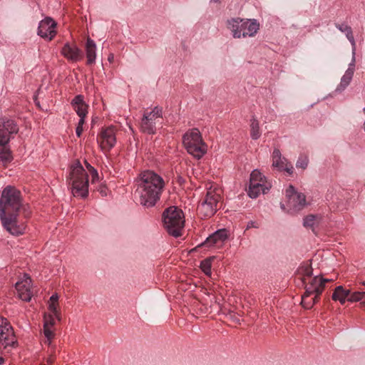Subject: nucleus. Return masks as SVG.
Instances as JSON below:
<instances>
[{"label":"nucleus","mask_w":365,"mask_h":365,"mask_svg":"<svg viewBox=\"0 0 365 365\" xmlns=\"http://www.w3.org/2000/svg\"><path fill=\"white\" fill-rule=\"evenodd\" d=\"M0 146V162L4 164L11 162L12 156L10 151L4 147L5 145Z\"/></svg>","instance_id":"27"},{"label":"nucleus","mask_w":365,"mask_h":365,"mask_svg":"<svg viewBox=\"0 0 365 365\" xmlns=\"http://www.w3.org/2000/svg\"><path fill=\"white\" fill-rule=\"evenodd\" d=\"M58 296L57 294H53L51 295V297H50V299H49V303H55V304H58Z\"/></svg>","instance_id":"42"},{"label":"nucleus","mask_w":365,"mask_h":365,"mask_svg":"<svg viewBox=\"0 0 365 365\" xmlns=\"http://www.w3.org/2000/svg\"><path fill=\"white\" fill-rule=\"evenodd\" d=\"M81 104H86L83 101V97L81 95L76 96L72 101V106H80Z\"/></svg>","instance_id":"39"},{"label":"nucleus","mask_w":365,"mask_h":365,"mask_svg":"<svg viewBox=\"0 0 365 365\" xmlns=\"http://www.w3.org/2000/svg\"><path fill=\"white\" fill-rule=\"evenodd\" d=\"M164 227L169 235L178 237L182 235L184 227V215L182 211L172 206L167 208L163 214Z\"/></svg>","instance_id":"4"},{"label":"nucleus","mask_w":365,"mask_h":365,"mask_svg":"<svg viewBox=\"0 0 365 365\" xmlns=\"http://www.w3.org/2000/svg\"><path fill=\"white\" fill-rule=\"evenodd\" d=\"M18 213L0 214V218L4 227L12 235L19 236L24 234L25 226L19 225Z\"/></svg>","instance_id":"11"},{"label":"nucleus","mask_w":365,"mask_h":365,"mask_svg":"<svg viewBox=\"0 0 365 365\" xmlns=\"http://www.w3.org/2000/svg\"><path fill=\"white\" fill-rule=\"evenodd\" d=\"M272 166L279 170H284L289 175L293 173L292 165L282 156L280 150L277 148H275L272 153Z\"/></svg>","instance_id":"15"},{"label":"nucleus","mask_w":365,"mask_h":365,"mask_svg":"<svg viewBox=\"0 0 365 365\" xmlns=\"http://www.w3.org/2000/svg\"><path fill=\"white\" fill-rule=\"evenodd\" d=\"M200 268L207 275L211 273V259H205L201 262Z\"/></svg>","instance_id":"31"},{"label":"nucleus","mask_w":365,"mask_h":365,"mask_svg":"<svg viewBox=\"0 0 365 365\" xmlns=\"http://www.w3.org/2000/svg\"><path fill=\"white\" fill-rule=\"evenodd\" d=\"M322 219L320 215H309L304 217L303 225L306 227L312 228L314 231V227L319 225Z\"/></svg>","instance_id":"25"},{"label":"nucleus","mask_w":365,"mask_h":365,"mask_svg":"<svg viewBox=\"0 0 365 365\" xmlns=\"http://www.w3.org/2000/svg\"><path fill=\"white\" fill-rule=\"evenodd\" d=\"M221 1V0H211V2H214V3H220Z\"/></svg>","instance_id":"45"},{"label":"nucleus","mask_w":365,"mask_h":365,"mask_svg":"<svg viewBox=\"0 0 365 365\" xmlns=\"http://www.w3.org/2000/svg\"><path fill=\"white\" fill-rule=\"evenodd\" d=\"M56 27L55 21L51 17H46L40 21L37 34L41 38L51 41L56 34Z\"/></svg>","instance_id":"13"},{"label":"nucleus","mask_w":365,"mask_h":365,"mask_svg":"<svg viewBox=\"0 0 365 365\" xmlns=\"http://www.w3.org/2000/svg\"><path fill=\"white\" fill-rule=\"evenodd\" d=\"M101 146L102 149L109 150L116 143L115 132L113 127H108L101 133Z\"/></svg>","instance_id":"16"},{"label":"nucleus","mask_w":365,"mask_h":365,"mask_svg":"<svg viewBox=\"0 0 365 365\" xmlns=\"http://www.w3.org/2000/svg\"><path fill=\"white\" fill-rule=\"evenodd\" d=\"M287 206L289 212H296L301 210L306 204V197L303 193L297 192L292 185L286 190Z\"/></svg>","instance_id":"10"},{"label":"nucleus","mask_w":365,"mask_h":365,"mask_svg":"<svg viewBox=\"0 0 365 365\" xmlns=\"http://www.w3.org/2000/svg\"><path fill=\"white\" fill-rule=\"evenodd\" d=\"M355 69V57L353 55L352 61L349 65V68L346 71L344 75L341 79L340 84L338 86L336 91H344L350 83L354 73Z\"/></svg>","instance_id":"19"},{"label":"nucleus","mask_w":365,"mask_h":365,"mask_svg":"<svg viewBox=\"0 0 365 365\" xmlns=\"http://www.w3.org/2000/svg\"><path fill=\"white\" fill-rule=\"evenodd\" d=\"M182 140L187 152L195 158H200L206 153V145L197 128L192 129L185 133Z\"/></svg>","instance_id":"8"},{"label":"nucleus","mask_w":365,"mask_h":365,"mask_svg":"<svg viewBox=\"0 0 365 365\" xmlns=\"http://www.w3.org/2000/svg\"><path fill=\"white\" fill-rule=\"evenodd\" d=\"M308 163V157L306 155H301L297 161L296 167L304 170L307 168Z\"/></svg>","instance_id":"30"},{"label":"nucleus","mask_w":365,"mask_h":365,"mask_svg":"<svg viewBox=\"0 0 365 365\" xmlns=\"http://www.w3.org/2000/svg\"><path fill=\"white\" fill-rule=\"evenodd\" d=\"M250 180L257 182H267L265 177L257 170H254L252 172Z\"/></svg>","instance_id":"28"},{"label":"nucleus","mask_w":365,"mask_h":365,"mask_svg":"<svg viewBox=\"0 0 365 365\" xmlns=\"http://www.w3.org/2000/svg\"><path fill=\"white\" fill-rule=\"evenodd\" d=\"M269 189L267 182H257L250 180L248 195L251 198L257 197L261 193H266Z\"/></svg>","instance_id":"18"},{"label":"nucleus","mask_w":365,"mask_h":365,"mask_svg":"<svg viewBox=\"0 0 365 365\" xmlns=\"http://www.w3.org/2000/svg\"><path fill=\"white\" fill-rule=\"evenodd\" d=\"M329 281L330 279H324L319 276L310 279V281L306 284L305 292L302 296L301 304L303 307L311 309L322 293L325 283Z\"/></svg>","instance_id":"6"},{"label":"nucleus","mask_w":365,"mask_h":365,"mask_svg":"<svg viewBox=\"0 0 365 365\" xmlns=\"http://www.w3.org/2000/svg\"><path fill=\"white\" fill-rule=\"evenodd\" d=\"M86 53L87 64L91 65L95 63L96 58V45L93 40L88 38L86 43Z\"/></svg>","instance_id":"21"},{"label":"nucleus","mask_w":365,"mask_h":365,"mask_svg":"<svg viewBox=\"0 0 365 365\" xmlns=\"http://www.w3.org/2000/svg\"><path fill=\"white\" fill-rule=\"evenodd\" d=\"M61 54L68 61L76 62L83 57L82 51L75 44L66 43L61 49Z\"/></svg>","instance_id":"17"},{"label":"nucleus","mask_w":365,"mask_h":365,"mask_svg":"<svg viewBox=\"0 0 365 365\" xmlns=\"http://www.w3.org/2000/svg\"><path fill=\"white\" fill-rule=\"evenodd\" d=\"M3 359L0 357V364L2 363Z\"/></svg>","instance_id":"46"},{"label":"nucleus","mask_w":365,"mask_h":365,"mask_svg":"<svg viewBox=\"0 0 365 365\" xmlns=\"http://www.w3.org/2000/svg\"><path fill=\"white\" fill-rule=\"evenodd\" d=\"M335 26L340 31L346 34V38L352 46L353 55H355L356 43L351 28L346 24H336Z\"/></svg>","instance_id":"24"},{"label":"nucleus","mask_w":365,"mask_h":365,"mask_svg":"<svg viewBox=\"0 0 365 365\" xmlns=\"http://www.w3.org/2000/svg\"><path fill=\"white\" fill-rule=\"evenodd\" d=\"M85 123V118H80L78 123V125L76 128V133L78 137H80L83 130V125Z\"/></svg>","instance_id":"38"},{"label":"nucleus","mask_w":365,"mask_h":365,"mask_svg":"<svg viewBox=\"0 0 365 365\" xmlns=\"http://www.w3.org/2000/svg\"><path fill=\"white\" fill-rule=\"evenodd\" d=\"M363 295V292H356L351 293L347 298V301L351 302H360Z\"/></svg>","instance_id":"35"},{"label":"nucleus","mask_w":365,"mask_h":365,"mask_svg":"<svg viewBox=\"0 0 365 365\" xmlns=\"http://www.w3.org/2000/svg\"><path fill=\"white\" fill-rule=\"evenodd\" d=\"M57 306H58V304L49 303L48 304V309L51 312L50 314L53 315L56 317V319L59 321V320H61V316H60V313L57 310Z\"/></svg>","instance_id":"34"},{"label":"nucleus","mask_w":365,"mask_h":365,"mask_svg":"<svg viewBox=\"0 0 365 365\" xmlns=\"http://www.w3.org/2000/svg\"><path fill=\"white\" fill-rule=\"evenodd\" d=\"M227 231L225 229H222L216 231L210 235L206 240L205 243L207 246H212L217 242H222L227 239Z\"/></svg>","instance_id":"22"},{"label":"nucleus","mask_w":365,"mask_h":365,"mask_svg":"<svg viewBox=\"0 0 365 365\" xmlns=\"http://www.w3.org/2000/svg\"><path fill=\"white\" fill-rule=\"evenodd\" d=\"M113 58V56L112 57H109L108 60L110 61V60H112Z\"/></svg>","instance_id":"48"},{"label":"nucleus","mask_w":365,"mask_h":365,"mask_svg":"<svg viewBox=\"0 0 365 365\" xmlns=\"http://www.w3.org/2000/svg\"><path fill=\"white\" fill-rule=\"evenodd\" d=\"M250 135L253 140H257L261 135L259 122L255 117L251 119Z\"/></svg>","instance_id":"26"},{"label":"nucleus","mask_w":365,"mask_h":365,"mask_svg":"<svg viewBox=\"0 0 365 365\" xmlns=\"http://www.w3.org/2000/svg\"><path fill=\"white\" fill-rule=\"evenodd\" d=\"M16 344L17 340L9 322L6 318H0V346L6 349L15 347Z\"/></svg>","instance_id":"9"},{"label":"nucleus","mask_w":365,"mask_h":365,"mask_svg":"<svg viewBox=\"0 0 365 365\" xmlns=\"http://www.w3.org/2000/svg\"><path fill=\"white\" fill-rule=\"evenodd\" d=\"M364 111L365 112V108H364Z\"/></svg>","instance_id":"50"},{"label":"nucleus","mask_w":365,"mask_h":365,"mask_svg":"<svg viewBox=\"0 0 365 365\" xmlns=\"http://www.w3.org/2000/svg\"><path fill=\"white\" fill-rule=\"evenodd\" d=\"M360 302L361 304L365 307V292H363V295Z\"/></svg>","instance_id":"43"},{"label":"nucleus","mask_w":365,"mask_h":365,"mask_svg":"<svg viewBox=\"0 0 365 365\" xmlns=\"http://www.w3.org/2000/svg\"><path fill=\"white\" fill-rule=\"evenodd\" d=\"M46 324H43V333L46 338V343L50 345L51 343V339L54 336V334L53 330L51 329V327H47Z\"/></svg>","instance_id":"32"},{"label":"nucleus","mask_w":365,"mask_h":365,"mask_svg":"<svg viewBox=\"0 0 365 365\" xmlns=\"http://www.w3.org/2000/svg\"><path fill=\"white\" fill-rule=\"evenodd\" d=\"M350 294L349 289H345L342 286H338L334 289L331 298L334 301H339L341 304H344Z\"/></svg>","instance_id":"23"},{"label":"nucleus","mask_w":365,"mask_h":365,"mask_svg":"<svg viewBox=\"0 0 365 365\" xmlns=\"http://www.w3.org/2000/svg\"><path fill=\"white\" fill-rule=\"evenodd\" d=\"M149 114V116H153L156 118L157 119L162 118V108L158 107H155L152 111L148 113Z\"/></svg>","instance_id":"36"},{"label":"nucleus","mask_w":365,"mask_h":365,"mask_svg":"<svg viewBox=\"0 0 365 365\" xmlns=\"http://www.w3.org/2000/svg\"><path fill=\"white\" fill-rule=\"evenodd\" d=\"M69 185L74 197L85 198L88 195V175L79 161L70 168Z\"/></svg>","instance_id":"2"},{"label":"nucleus","mask_w":365,"mask_h":365,"mask_svg":"<svg viewBox=\"0 0 365 365\" xmlns=\"http://www.w3.org/2000/svg\"><path fill=\"white\" fill-rule=\"evenodd\" d=\"M259 227V224L255 221H250L247 222L246 230H249L250 228H258Z\"/></svg>","instance_id":"41"},{"label":"nucleus","mask_w":365,"mask_h":365,"mask_svg":"<svg viewBox=\"0 0 365 365\" xmlns=\"http://www.w3.org/2000/svg\"><path fill=\"white\" fill-rule=\"evenodd\" d=\"M51 361H52V360H51V359H49L48 360V362H49V363H51Z\"/></svg>","instance_id":"49"},{"label":"nucleus","mask_w":365,"mask_h":365,"mask_svg":"<svg viewBox=\"0 0 365 365\" xmlns=\"http://www.w3.org/2000/svg\"><path fill=\"white\" fill-rule=\"evenodd\" d=\"M21 207V192L14 187L6 186L1 192L0 214L19 213Z\"/></svg>","instance_id":"7"},{"label":"nucleus","mask_w":365,"mask_h":365,"mask_svg":"<svg viewBox=\"0 0 365 365\" xmlns=\"http://www.w3.org/2000/svg\"><path fill=\"white\" fill-rule=\"evenodd\" d=\"M165 187L163 178L153 171L145 170L140 175L135 197L145 207H152L160 200Z\"/></svg>","instance_id":"1"},{"label":"nucleus","mask_w":365,"mask_h":365,"mask_svg":"<svg viewBox=\"0 0 365 365\" xmlns=\"http://www.w3.org/2000/svg\"><path fill=\"white\" fill-rule=\"evenodd\" d=\"M90 173H91V178H92V180H91L92 182H94L98 180V174L96 169H94L93 167H91Z\"/></svg>","instance_id":"40"},{"label":"nucleus","mask_w":365,"mask_h":365,"mask_svg":"<svg viewBox=\"0 0 365 365\" xmlns=\"http://www.w3.org/2000/svg\"><path fill=\"white\" fill-rule=\"evenodd\" d=\"M299 273L306 277H309L312 274V269L309 264H304L299 267Z\"/></svg>","instance_id":"33"},{"label":"nucleus","mask_w":365,"mask_h":365,"mask_svg":"<svg viewBox=\"0 0 365 365\" xmlns=\"http://www.w3.org/2000/svg\"><path fill=\"white\" fill-rule=\"evenodd\" d=\"M220 200L219 190L211 185L197 206V214L202 218L212 217L219 209Z\"/></svg>","instance_id":"5"},{"label":"nucleus","mask_w":365,"mask_h":365,"mask_svg":"<svg viewBox=\"0 0 365 365\" xmlns=\"http://www.w3.org/2000/svg\"><path fill=\"white\" fill-rule=\"evenodd\" d=\"M156 118L152 115L149 116L148 113H144L140 123V128L142 131L148 134H154L156 131Z\"/></svg>","instance_id":"20"},{"label":"nucleus","mask_w":365,"mask_h":365,"mask_svg":"<svg viewBox=\"0 0 365 365\" xmlns=\"http://www.w3.org/2000/svg\"><path fill=\"white\" fill-rule=\"evenodd\" d=\"M226 26L234 38L253 37L259 29V24L254 19L230 18Z\"/></svg>","instance_id":"3"},{"label":"nucleus","mask_w":365,"mask_h":365,"mask_svg":"<svg viewBox=\"0 0 365 365\" xmlns=\"http://www.w3.org/2000/svg\"><path fill=\"white\" fill-rule=\"evenodd\" d=\"M56 317L53 315L49 314L48 316L44 317V324H46L47 327H52L55 324L54 319Z\"/></svg>","instance_id":"37"},{"label":"nucleus","mask_w":365,"mask_h":365,"mask_svg":"<svg viewBox=\"0 0 365 365\" xmlns=\"http://www.w3.org/2000/svg\"><path fill=\"white\" fill-rule=\"evenodd\" d=\"M86 167L89 170V171L91 172V167H92L89 163H86Z\"/></svg>","instance_id":"44"},{"label":"nucleus","mask_w":365,"mask_h":365,"mask_svg":"<svg viewBox=\"0 0 365 365\" xmlns=\"http://www.w3.org/2000/svg\"><path fill=\"white\" fill-rule=\"evenodd\" d=\"M281 207H282V209H284V205L283 204H282V205H281Z\"/></svg>","instance_id":"47"},{"label":"nucleus","mask_w":365,"mask_h":365,"mask_svg":"<svg viewBox=\"0 0 365 365\" xmlns=\"http://www.w3.org/2000/svg\"><path fill=\"white\" fill-rule=\"evenodd\" d=\"M31 282L30 277L25 274L24 279L17 282L15 284L18 297L23 301L29 302L33 296V292L31 289Z\"/></svg>","instance_id":"14"},{"label":"nucleus","mask_w":365,"mask_h":365,"mask_svg":"<svg viewBox=\"0 0 365 365\" xmlns=\"http://www.w3.org/2000/svg\"><path fill=\"white\" fill-rule=\"evenodd\" d=\"M75 111L80 117V118H85L87 115L88 106L86 104H81L80 106H75L73 107Z\"/></svg>","instance_id":"29"},{"label":"nucleus","mask_w":365,"mask_h":365,"mask_svg":"<svg viewBox=\"0 0 365 365\" xmlns=\"http://www.w3.org/2000/svg\"><path fill=\"white\" fill-rule=\"evenodd\" d=\"M19 131L18 125L13 119L2 118L0 119V145H6L13 135Z\"/></svg>","instance_id":"12"}]
</instances>
